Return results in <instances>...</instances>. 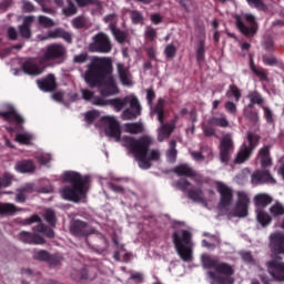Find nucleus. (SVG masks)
I'll use <instances>...</instances> for the list:
<instances>
[{
    "mask_svg": "<svg viewBox=\"0 0 284 284\" xmlns=\"http://www.w3.org/2000/svg\"><path fill=\"white\" fill-rule=\"evenodd\" d=\"M105 124V134L113 139L118 143H122L124 148L130 150L134 154L135 161H138L139 168L141 170H150L152 168V161H159L161 159L160 150H148L152 144V138L144 135L140 139H134L132 136H122L121 138V125L116 118L114 116H104Z\"/></svg>",
    "mask_w": 284,
    "mask_h": 284,
    "instance_id": "nucleus-1",
    "label": "nucleus"
},
{
    "mask_svg": "<svg viewBox=\"0 0 284 284\" xmlns=\"http://www.w3.org/2000/svg\"><path fill=\"white\" fill-rule=\"evenodd\" d=\"M84 81L90 88H100L102 97L119 94V87L112 77V60L110 58H94L84 72Z\"/></svg>",
    "mask_w": 284,
    "mask_h": 284,
    "instance_id": "nucleus-2",
    "label": "nucleus"
},
{
    "mask_svg": "<svg viewBox=\"0 0 284 284\" xmlns=\"http://www.w3.org/2000/svg\"><path fill=\"white\" fill-rule=\"evenodd\" d=\"M65 54H68V50L63 44H49L43 49L42 57L39 60L40 67L34 60H27L22 65V70L26 74L37 77L43 73V67L41 65H45V63H50V61H59V63H61V61L65 59Z\"/></svg>",
    "mask_w": 284,
    "mask_h": 284,
    "instance_id": "nucleus-3",
    "label": "nucleus"
},
{
    "mask_svg": "<svg viewBox=\"0 0 284 284\" xmlns=\"http://www.w3.org/2000/svg\"><path fill=\"white\" fill-rule=\"evenodd\" d=\"M202 265L205 270H213L207 272V276L211 284H234V278H232V274H234V266L219 262V260L204 254L201 256Z\"/></svg>",
    "mask_w": 284,
    "mask_h": 284,
    "instance_id": "nucleus-4",
    "label": "nucleus"
},
{
    "mask_svg": "<svg viewBox=\"0 0 284 284\" xmlns=\"http://www.w3.org/2000/svg\"><path fill=\"white\" fill-rule=\"evenodd\" d=\"M88 175L81 176V174L74 171H67L63 173V181L71 183V186H67L60 191L62 199L65 201H73L79 203L82 199H85L88 192Z\"/></svg>",
    "mask_w": 284,
    "mask_h": 284,
    "instance_id": "nucleus-5",
    "label": "nucleus"
},
{
    "mask_svg": "<svg viewBox=\"0 0 284 284\" xmlns=\"http://www.w3.org/2000/svg\"><path fill=\"white\" fill-rule=\"evenodd\" d=\"M100 108H105V105H112L113 110L115 112H121L122 108H125V105H130V109H126L122 112V119L123 121H132L136 119V116L141 115V104L139 103V99H136V95H126L125 98H115V99H105L103 100H97L94 102Z\"/></svg>",
    "mask_w": 284,
    "mask_h": 284,
    "instance_id": "nucleus-6",
    "label": "nucleus"
},
{
    "mask_svg": "<svg viewBox=\"0 0 284 284\" xmlns=\"http://www.w3.org/2000/svg\"><path fill=\"white\" fill-rule=\"evenodd\" d=\"M173 243L180 258L185 263L192 262V250L194 247L192 234L183 230L178 231L173 234Z\"/></svg>",
    "mask_w": 284,
    "mask_h": 284,
    "instance_id": "nucleus-7",
    "label": "nucleus"
},
{
    "mask_svg": "<svg viewBox=\"0 0 284 284\" xmlns=\"http://www.w3.org/2000/svg\"><path fill=\"white\" fill-rule=\"evenodd\" d=\"M165 106V101L160 99L156 106L152 110L151 114H158V121L161 123L158 129V140L160 142L165 141V139H170V134L174 132V123H164L163 122V108Z\"/></svg>",
    "mask_w": 284,
    "mask_h": 284,
    "instance_id": "nucleus-8",
    "label": "nucleus"
},
{
    "mask_svg": "<svg viewBox=\"0 0 284 284\" xmlns=\"http://www.w3.org/2000/svg\"><path fill=\"white\" fill-rule=\"evenodd\" d=\"M89 52H99L100 54H110L112 52V40L104 32H99L92 38L89 44Z\"/></svg>",
    "mask_w": 284,
    "mask_h": 284,
    "instance_id": "nucleus-9",
    "label": "nucleus"
},
{
    "mask_svg": "<svg viewBox=\"0 0 284 284\" xmlns=\"http://www.w3.org/2000/svg\"><path fill=\"white\" fill-rule=\"evenodd\" d=\"M258 135L254 133H247L246 141L236 154L235 163H245L252 156L255 148L258 145Z\"/></svg>",
    "mask_w": 284,
    "mask_h": 284,
    "instance_id": "nucleus-10",
    "label": "nucleus"
},
{
    "mask_svg": "<svg viewBox=\"0 0 284 284\" xmlns=\"http://www.w3.org/2000/svg\"><path fill=\"white\" fill-rule=\"evenodd\" d=\"M236 26L240 32L245 37H254L256 34V18L250 13L236 16Z\"/></svg>",
    "mask_w": 284,
    "mask_h": 284,
    "instance_id": "nucleus-11",
    "label": "nucleus"
},
{
    "mask_svg": "<svg viewBox=\"0 0 284 284\" xmlns=\"http://www.w3.org/2000/svg\"><path fill=\"white\" fill-rule=\"evenodd\" d=\"M247 207H250V196L245 192H239L235 206L229 210L226 214L230 219H245L247 216Z\"/></svg>",
    "mask_w": 284,
    "mask_h": 284,
    "instance_id": "nucleus-12",
    "label": "nucleus"
},
{
    "mask_svg": "<svg viewBox=\"0 0 284 284\" xmlns=\"http://www.w3.org/2000/svg\"><path fill=\"white\" fill-rule=\"evenodd\" d=\"M266 268L274 281H284V262L280 256H272V260L266 262Z\"/></svg>",
    "mask_w": 284,
    "mask_h": 284,
    "instance_id": "nucleus-13",
    "label": "nucleus"
},
{
    "mask_svg": "<svg viewBox=\"0 0 284 284\" xmlns=\"http://www.w3.org/2000/svg\"><path fill=\"white\" fill-rule=\"evenodd\" d=\"M234 152V140L232 135L225 134L220 141V161L222 163H229L230 156Z\"/></svg>",
    "mask_w": 284,
    "mask_h": 284,
    "instance_id": "nucleus-14",
    "label": "nucleus"
},
{
    "mask_svg": "<svg viewBox=\"0 0 284 284\" xmlns=\"http://www.w3.org/2000/svg\"><path fill=\"white\" fill-rule=\"evenodd\" d=\"M190 182L187 180H180L176 182V187L182 192H187L189 199L194 201V203H202L205 205V197L203 196V191L201 190H190Z\"/></svg>",
    "mask_w": 284,
    "mask_h": 284,
    "instance_id": "nucleus-15",
    "label": "nucleus"
},
{
    "mask_svg": "<svg viewBox=\"0 0 284 284\" xmlns=\"http://www.w3.org/2000/svg\"><path fill=\"white\" fill-rule=\"evenodd\" d=\"M215 186L221 195L220 207H227V205H231L233 199L232 189L223 182H215Z\"/></svg>",
    "mask_w": 284,
    "mask_h": 284,
    "instance_id": "nucleus-16",
    "label": "nucleus"
},
{
    "mask_svg": "<svg viewBox=\"0 0 284 284\" xmlns=\"http://www.w3.org/2000/svg\"><path fill=\"white\" fill-rule=\"evenodd\" d=\"M251 183L252 185H263V183H276V180L270 174V171H255L251 175Z\"/></svg>",
    "mask_w": 284,
    "mask_h": 284,
    "instance_id": "nucleus-17",
    "label": "nucleus"
},
{
    "mask_svg": "<svg viewBox=\"0 0 284 284\" xmlns=\"http://www.w3.org/2000/svg\"><path fill=\"white\" fill-rule=\"evenodd\" d=\"M70 231L75 236H89V234H94V231L90 229L85 222L75 220L70 226Z\"/></svg>",
    "mask_w": 284,
    "mask_h": 284,
    "instance_id": "nucleus-18",
    "label": "nucleus"
},
{
    "mask_svg": "<svg viewBox=\"0 0 284 284\" xmlns=\"http://www.w3.org/2000/svg\"><path fill=\"white\" fill-rule=\"evenodd\" d=\"M0 116H2V119L9 123H17L18 125H21V123L24 121L23 116L19 115L17 110H14L12 106H10L8 111H0Z\"/></svg>",
    "mask_w": 284,
    "mask_h": 284,
    "instance_id": "nucleus-19",
    "label": "nucleus"
},
{
    "mask_svg": "<svg viewBox=\"0 0 284 284\" xmlns=\"http://www.w3.org/2000/svg\"><path fill=\"white\" fill-rule=\"evenodd\" d=\"M38 88L42 90L43 92H52V90L57 89V79L53 74H49L43 80H38Z\"/></svg>",
    "mask_w": 284,
    "mask_h": 284,
    "instance_id": "nucleus-20",
    "label": "nucleus"
},
{
    "mask_svg": "<svg viewBox=\"0 0 284 284\" xmlns=\"http://www.w3.org/2000/svg\"><path fill=\"white\" fill-rule=\"evenodd\" d=\"M20 241H22V243H28L29 245H43V243H45V240H43L40 235L30 234L26 231L20 232Z\"/></svg>",
    "mask_w": 284,
    "mask_h": 284,
    "instance_id": "nucleus-21",
    "label": "nucleus"
},
{
    "mask_svg": "<svg viewBox=\"0 0 284 284\" xmlns=\"http://www.w3.org/2000/svg\"><path fill=\"white\" fill-rule=\"evenodd\" d=\"M271 247L276 254H283L284 252V234L275 233L271 235Z\"/></svg>",
    "mask_w": 284,
    "mask_h": 284,
    "instance_id": "nucleus-22",
    "label": "nucleus"
},
{
    "mask_svg": "<svg viewBox=\"0 0 284 284\" xmlns=\"http://www.w3.org/2000/svg\"><path fill=\"white\" fill-rule=\"evenodd\" d=\"M118 72H119V77L122 85H126V88H130V85H132L133 82H132V75L130 74V71L128 70V68H125V65H123L122 63H119Z\"/></svg>",
    "mask_w": 284,
    "mask_h": 284,
    "instance_id": "nucleus-23",
    "label": "nucleus"
},
{
    "mask_svg": "<svg viewBox=\"0 0 284 284\" xmlns=\"http://www.w3.org/2000/svg\"><path fill=\"white\" fill-rule=\"evenodd\" d=\"M14 168L17 172H20V174H30L36 170L34 163L30 160L20 161Z\"/></svg>",
    "mask_w": 284,
    "mask_h": 284,
    "instance_id": "nucleus-24",
    "label": "nucleus"
},
{
    "mask_svg": "<svg viewBox=\"0 0 284 284\" xmlns=\"http://www.w3.org/2000/svg\"><path fill=\"white\" fill-rule=\"evenodd\" d=\"M122 132H126L128 134H141V132H143V123H125L122 126Z\"/></svg>",
    "mask_w": 284,
    "mask_h": 284,
    "instance_id": "nucleus-25",
    "label": "nucleus"
},
{
    "mask_svg": "<svg viewBox=\"0 0 284 284\" xmlns=\"http://www.w3.org/2000/svg\"><path fill=\"white\" fill-rule=\"evenodd\" d=\"M109 29L111 30V33L113 34L115 41L118 43H125L128 42V32L121 31V29H118L113 23L109 24Z\"/></svg>",
    "mask_w": 284,
    "mask_h": 284,
    "instance_id": "nucleus-26",
    "label": "nucleus"
},
{
    "mask_svg": "<svg viewBox=\"0 0 284 284\" xmlns=\"http://www.w3.org/2000/svg\"><path fill=\"white\" fill-rule=\"evenodd\" d=\"M14 141L21 145H30V143L34 141V134L28 131H22L16 135Z\"/></svg>",
    "mask_w": 284,
    "mask_h": 284,
    "instance_id": "nucleus-27",
    "label": "nucleus"
},
{
    "mask_svg": "<svg viewBox=\"0 0 284 284\" xmlns=\"http://www.w3.org/2000/svg\"><path fill=\"white\" fill-rule=\"evenodd\" d=\"M254 203L256 207H266V205H270V203H272V196L265 193H260L255 195Z\"/></svg>",
    "mask_w": 284,
    "mask_h": 284,
    "instance_id": "nucleus-28",
    "label": "nucleus"
},
{
    "mask_svg": "<svg viewBox=\"0 0 284 284\" xmlns=\"http://www.w3.org/2000/svg\"><path fill=\"white\" fill-rule=\"evenodd\" d=\"M204 236H207V240L202 241V246L206 247L207 250H214V246L221 243L219 236L210 235V233H204Z\"/></svg>",
    "mask_w": 284,
    "mask_h": 284,
    "instance_id": "nucleus-29",
    "label": "nucleus"
},
{
    "mask_svg": "<svg viewBox=\"0 0 284 284\" xmlns=\"http://www.w3.org/2000/svg\"><path fill=\"white\" fill-rule=\"evenodd\" d=\"M247 99L250 100L247 108L252 109L254 105H263V97L257 91H251L247 94Z\"/></svg>",
    "mask_w": 284,
    "mask_h": 284,
    "instance_id": "nucleus-30",
    "label": "nucleus"
},
{
    "mask_svg": "<svg viewBox=\"0 0 284 284\" xmlns=\"http://www.w3.org/2000/svg\"><path fill=\"white\" fill-rule=\"evenodd\" d=\"M260 159L262 168L272 165V159L270 158V146H264L260 150Z\"/></svg>",
    "mask_w": 284,
    "mask_h": 284,
    "instance_id": "nucleus-31",
    "label": "nucleus"
},
{
    "mask_svg": "<svg viewBox=\"0 0 284 284\" xmlns=\"http://www.w3.org/2000/svg\"><path fill=\"white\" fill-rule=\"evenodd\" d=\"M250 68L251 71L254 72L256 77H258L260 81H267V70L261 67H255L253 60H251Z\"/></svg>",
    "mask_w": 284,
    "mask_h": 284,
    "instance_id": "nucleus-32",
    "label": "nucleus"
},
{
    "mask_svg": "<svg viewBox=\"0 0 284 284\" xmlns=\"http://www.w3.org/2000/svg\"><path fill=\"white\" fill-rule=\"evenodd\" d=\"M81 94H82V99H84V101H90V103H92V105H99L94 102L99 101V100L103 101V99H104L101 97H94V92H92L88 89H82Z\"/></svg>",
    "mask_w": 284,
    "mask_h": 284,
    "instance_id": "nucleus-33",
    "label": "nucleus"
},
{
    "mask_svg": "<svg viewBox=\"0 0 284 284\" xmlns=\"http://www.w3.org/2000/svg\"><path fill=\"white\" fill-rule=\"evenodd\" d=\"M174 172L179 176H194V171L187 164L176 166L174 169Z\"/></svg>",
    "mask_w": 284,
    "mask_h": 284,
    "instance_id": "nucleus-34",
    "label": "nucleus"
},
{
    "mask_svg": "<svg viewBox=\"0 0 284 284\" xmlns=\"http://www.w3.org/2000/svg\"><path fill=\"white\" fill-rule=\"evenodd\" d=\"M210 125H216L217 128H227L230 125V121H227V118L225 115H222L220 118L213 116L209 120Z\"/></svg>",
    "mask_w": 284,
    "mask_h": 284,
    "instance_id": "nucleus-35",
    "label": "nucleus"
},
{
    "mask_svg": "<svg viewBox=\"0 0 284 284\" xmlns=\"http://www.w3.org/2000/svg\"><path fill=\"white\" fill-rule=\"evenodd\" d=\"M256 220L263 227H266V225L272 223V217L264 211H256Z\"/></svg>",
    "mask_w": 284,
    "mask_h": 284,
    "instance_id": "nucleus-36",
    "label": "nucleus"
},
{
    "mask_svg": "<svg viewBox=\"0 0 284 284\" xmlns=\"http://www.w3.org/2000/svg\"><path fill=\"white\" fill-rule=\"evenodd\" d=\"M19 211L12 203H0V214H17Z\"/></svg>",
    "mask_w": 284,
    "mask_h": 284,
    "instance_id": "nucleus-37",
    "label": "nucleus"
},
{
    "mask_svg": "<svg viewBox=\"0 0 284 284\" xmlns=\"http://www.w3.org/2000/svg\"><path fill=\"white\" fill-rule=\"evenodd\" d=\"M166 159L171 163H174V161H176V141L174 140L170 141V149L166 152Z\"/></svg>",
    "mask_w": 284,
    "mask_h": 284,
    "instance_id": "nucleus-38",
    "label": "nucleus"
},
{
    "mask_svg": "<svg viewBox=\"0 0 284 284\" xmlns=\"http://www.w3.org/2000/svg\"><path fill=\"white\" fill-rule=\"evenodd\" d=\"M62 32H63V29H54L52 31H49L47 37L38 36V39L40 41H48V39H61Z\"/></svg>",
    "mask_w": 284,
    "mask_h": 284,
    "instance_id": "nucleus-39",
    "label": "nucleus"
},
{
    "mask_svg": "<svg viewBox=\"0 0 284 284\" xmlns=\"http://www.w3.org/2000/svg\"><path fill=\"white\" fill-rule=\"evenodd\" d=\"M77 12V6H74V2L72 0H67V7L62 8V13L64 17H72Z\"/></svg>",
    "mask_w": 284,
    "mask_h": 284,
    "instance_id": "nucleus-40",
    "label": "nucleus"
},
{
    "mask_svg": "<svg viewBox=\"0 0 284 284\" xmlns=\"http://www.w3.org/2000/svg\"><path fill=\"white\" fill-rule=\"evenodd\" d=\"M226 97L227 99L234 97L235 101H241V90H239V87L236 85H231L226 91Z\"/></svg>",
    "mask_w": 284,
    "mask_h": 284,
    "instance_id": "nucleus-41",
    "label": "nucleus"
},
{
    "mask_svg": "<svg viewBox=\"0 0 284 284\" xmlns=\"http://www.w3.org/2000/svg\"><path fill=\"white\" fill-rule=\"evenodd\" d=\"M270 214L273 216H283L284 206L281 203H275L270 207Z\"/></svg>",
    "mask_w": 284,
    "mask_h": 284,
    "instance_id": "nucleus-42",
    "label": "nucleus"
},
{
    "mask_svg": "<svg viewBox=\"0 0 284 284\" xmlns=\"http://www.w3.org/2000/svg\"><path fill=\"white\" fill-rule=\"evenodd\" d=\"M38 22L40 26L43 28H54L55 23L53 19H50L45 16H39L38 17Z\"/></svg>",
    "mask_w": 284,
    "mask_h": 284,
    "instance_id": "nucleus-43",
    "label": "nucleus"
},
{
    "mask_svg": "<svg viewBox=\"0 0 284 284\" xmlns=\"http://www.w3.org/2000/svg\"><path fill=\"white\" fill-rule=\"evenodd\" d=\"M262 61L263 63H265V65H276V63H278V61L276 60V57H274L273 54H263L262 55Z\"/></svg>",
    "mask_w": 284,
    "mask_h": 284,
    "instance_id": "nucleus-44",
    "label": "nucleus"
},
{
    "mask_svg": "<svg viewBox=\"0 0 284 284\" xmlns=\"http://www.w3.org/2000/svg\"><path fill=\"white\" fill-rule=\"evenodd\" d=\"M38 232H42L44 236H48L49 239H54V231L52 229L45 227L43 224H38Z\"/></svg>",
    "mask_w": 284,
    "mask_h": 284,
    "instance_id": "nucleus-45",
    "label": "nucleus"
},
{
    "mask_svg": "<svg viewBox=\"0 0 284 284\" xmlns=\"http://www.w3.org/2000/svg\"><path fill=\"white\" fill-rule=\"evenodd\" d=\"M164 54L166 59H174L176 54V47H174V44H168L164 49Z\"/></svg>",
    "mask_w": 284,
    "mask_h": 284,
    "instance_id": "nucleus-46",
    "label": "nucleus"
},
{
    "mask_svg": "<svg viewBox=\"0 0 284 284\" xmlns=\"http://www.w3.org/2000/svg\"><path fill=\"white\" fill-rule=\"evenodd\" d=\"M44 219L47 223H50V225H54L57 223V217L54 216V211L47 209L44 213Z\"/></svg>",
    "mask_w": 284,
    "mask_h": 284,
    "instance_id": "nucleus-47",
    "label": "nucleus"
},
{
    "mask_svg": "<svg viewBox=\"0 0 284 284\" xmlns=\"http://www.w3.org/2000/svg\"><path fill=\"white\" fill-rule=\"evenodd\" d=\"M33 258H36V261H48V258H50V253L47 251H37L33 254Z\"/></svg>",
    "mask_w": 284,
    "mask_h": 284,
    "instance_id": "nucleus-48",
    "label": "nucleus"
},
{
    "mask_svg": "<svg viewBox=\"0 0 284 284\" xmlns=\"http://www.w3.org/2000/svg\"><path fill=\"white\" fill-rule=\"evenodd\" d=\"M37 159L40 165H48L52 161V156L48 153H41Z\"/></svg>",
    "mask_w": 284,
    "mask_h": 284,
    "instance_id": "nucleus-49",
    "label": "nucleus"
},
{
    "mask_svg": "<svg viewBox=\"0 0 284 284\" xmlns=\"http://www.w3.org/2000/svg\"><path fill=\"white\" fill-rule=\"evenodd\" d=\"M18 32L20 34V37H22L23 39H30V27H26V26H20L18 27Z\"/></svg>",
    "mask_w": 284,
    "mask_h": 284,
    "instance_id": "nucleus-50",
    "label": "nucleus"
},
{
    "mask_svg": "<svg viewBox=\"0 0 284 284\" xmlns=\"http://www.w3.org/2000/svg\"><path fill=\"white\" fill-rule=\"evenodd\" d=\"M72 26L77 30H81V28H83L85 26V18H83V17L74 18L72 20Z\"/></svg>",
    "mask_w": 284,
    "mask_h": 284,
    "instance_id": "nucleus-51",
    "label": "nucleus"
},
{
    "mask_svg": "<svg viewBox=\"0 0 284 284\" xmlns=\"http://www.w3.org/2000/svg\"><path fill=\"white\" fill-rule=\"evenodd\" d=\"M131 20L132 23H143V14H141L139 11H131Z\"/></svg>",
    "mask_w": 284,
    "mask_h": 284,
    "instance_id": "nucleus-52",
    "label": "nucleus"
},
{
    "mask_svg": "<svg viewBox=\"0 0 284 284\" xmlns=\"http://www.w3.org/2000/svg\"><path fill=\"white\" fill-rule=\"evenodd\" d=\"M75 3H78L80 8H85V6H90V3L101 6V2L99 0H75Z\"/></svg>",
    "mask_w": 284,
    "mask_h": 284,
    "instance_id": "nucleus-53",
    "label": "nucleus"
},
{
    "mask_svg": "<svg viewBox=\"0 0 284 284\" xmlns=\"http://www.w3.org/2000/svg\"><path fill=\"white\" fill-rule=\"evenodd\" d=\"M248 6H251V8H257V10H264L265 9V4L263 3L262 0H246Z\"/></svg>",
    "mask_w": 284,
    "mask_h": 284,
    "instance_id": "nucleus-54",
    "label": "nucleus"
},
{
    "mask_svg": "<svg viewBox=\"0 0 284 284\" xmlns=\"http://www.w3.org/2000/svg\"><path fill=\"white\" fill-rule=\"evenodd\" d=\"M197 61H203L205 59V44L203 42L200 43V47L196 51Z\"/></svg>",
    "mask_w": 284,
    "mask_h": 284,
    "instance_id": "nucleus-55",
    "label": "nucleus"
},
{
    "mask_svg": "<svg viewBox=\"0 0 284 284\" xmlns=\"http://www.w3.org/2000/svg\"><path fill=\"white\" fill-rule=\"evenodd\" d=\"M94 119H99V111L93 110L85 113V121H88V123H92Z\"/></svg>",
    "mask_w": 284,
    "mask_h": 284,
    "instance_id": "nucleus-56",
    "label": "nucleus"
},
{
    "mask_svg": "<svg viewBox=\"0 0 284 284\" xmlns=\"http://www.w3.org/2000/svg\"><path fill=\"white\" fill-rule=\"evenodd\" d=\"M263 110H264V116H265L267 123H273L274 118H273L272 110H270V108H267V106H263Z\"/></svg>",
    "mask_w": 284,
    "mask_h": 284,
    "instance_id": "nucleus-57",
    "label": "nucleus"
},
{
    "mask_svg": "<svg viewBox=\"0 0 284 284\" xmlns=\"http://www.w3.org/2000/svg\"><path fill=\"white\" fill-rule=\"evenodd\" d=\"M247 176H250V169H244L242 173L236 176L237 183H243Z\"/></svg>",
    "mask_w": 284,
    "mask_h": 284,
    "instance_id": "nucleus-58",
    "label": "nucleus"
},
{
    "mask_svg": "<svg viewBox=\"0 0 284 284\" xmlns=\"http://www.w3.org/2000/svg\"><path fill=\"white\" fill-rule=\"evenodd\" d=\"M73 61L74 63H85V61H88V54L81 53V54L74 55Z\"/></svg>",
    "mask_w": 284,
    "mask_h": 284,
    "instance_id": "nucleus-59",
    "label": "nucleus"
},
{
    "mask_svg": "<svg viewBox=\"0 0 284 284\" xmlns=\"http://www.w3.org/2000/svg\"><path fill=\"white\" fill-rule=\"evenodd\" d=\"M10 183H12V175H10V173H6L2 178V187H8V185H10Z\"/></svg>",
    "mask_w": 284,
    "mask_h": 284,
    "instance_id": "nucleus-60",
    "label": "nucleus"
},
{
    "mask_svg": "<svg viewBox=\"0 0 284 284\" xmlns=\"http://www.w3.org/2000/svg\"><path fill=\"white\" fill-rule=\"evenodd\" d=\"M225 110L229 111L230 114H236V105L232 101L225 103Z\"/></svg>",
    "mask_w": 284,
    "mask_h": 284,
    "instance_id": "nucleus-61",
    "label": "nucleus"
},
{
    "mask_svg": "<svg viewBox=\"0 0 284 284\" xmlns=\"http://www.w3.org/2000/svg\"><path fill=\"white\" fill-rule=\"evenodd\" d=\"M22 10L24 12H34V6L31 4V2H29V1H23Z\"/></svg>",
    "mask_w": 284,
    "mask_h": 284,
    "instance_id": "nucleus-62",
    "label": "nucleus"
},
{
    "mask_svg": "<svg viewBox=\"0 0 284 284\" xmlns=\"http://www.w3.org/2000/svg\"><path fill=\"white\" fill-rule=\"evenodd\" d=\"M145 34L148 37V39H150L151 41L154 40L156 38V30H154L153 28H146L145 30Z\"/></svg>",
    "mask_w": 284,
    "mask_h": 284,
    "instance_id": "nucleus-63",
    "label": "nucleus"
},
{
    "mask_svg": "<svg viewBox=\"0 0 284 284\" xmlns=\"http://www.w3.org/2000/svg\"><path fill=\"white\" fill-rule=\"evenodd\" d=\"M192 158L194 159V161H203V159H205V151H203L202 153L199 152H191Z\"/></svg>",
    "mask_w": 284,
    "mask_h": 284,
    "instance_id": "nucleus-64",
    "label": "nucleus"
}]
</instances>
